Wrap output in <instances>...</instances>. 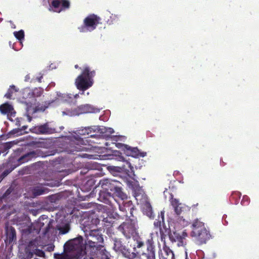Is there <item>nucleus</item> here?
I'll return each mask as SVG.
<instances>
[{
    "mask_svg": "<svg viewBox=\"0 0 259 259\" xmlns=\"http://www.w3.org/2000/svg\"><path fill=\"white\" fill-rule=\"evenodd\" d=\"M85 241L86 254L94 256L99 252L104 254L106 257L108 255L103 245L104 239L102 235L98 230H93L85 234Z\"/></svg>",
    "mask_w": 259,
    "mask_h": 259,
    "instance_id": "obj_1",
    "label": "nucleus"
},
{
    "mask_svg": "<svg viewBox=\"0 0 259 259\" xmlns=\"http://www.w3.org/2000/svg\"><path fill=\"white\" fill-rule=\"evenodd\" d=\"M191 227L192 231L190 235L192 237L195 238L199 243H205L207 240L209 239L210 234L203 222L198 219L195 220Z\"/></svg>",
    "mask_w": 259,
    "mask_h": 259,
    "instance_id": "obj_2",
    "label": "nucleus"
},
{
    "mask_svg": "<svg viewBox=\"0 0 259 259\" xmlns=\"http://www.w3.org/2000/svg\"><path fill=\"white\" fill-rule=\"evenodd\" d=\"M95 74V71H91L89 67H84L82 73L75 80V83L77 89L85 91L91 87L93 84V77Z\"/></svg>",
    "mask_w": 259,
    "mask_h": 259,
    "instance_id": "obj_3",
    "label": "nucleus"
},
{
    "mask_svg": "<svg viewBox=\"0 0 259 259\" xmlns=\"http://www.w3.org/2000/svg\"><path fill=\"white\" fill-rule=\"evenodd\" d=\"M83 239L81 236L78 237L69 241L67 244L68 249L74 252L76 258H79L86 254L85 248L82 246Z\"/></svg>",
    "mask_w": 259,
    "mask_h": 259,
    "instance_id": "obj_4",
    "label": "nucleus"
},
{
    "mask_svg": "<svg viewBox=\"0 0 259 259\" xmlns=\"http://www.w3.org/2000/svg\"><path fill=\"white\" fill-rule=\"evenodd\" d=\"M147 253H143L140 256H137L136 254L132 252L127 255L129 259H155V254L154 245L152 240H148L147 242Z\"/></svg>",
    "mask_w": 259,
    "mask_h": 259,
    "instance_id": "obj_5",
    "label": "nucleus"
},
{
    "mask_svg": "<svg viewBox=\"0 0 259 259\" xmlns=\"http://www.w3.org/2000/svg\"><path fill=\"white\" fill-rule=\"evenodd\" d=\"M99 20L94 15L89 16L84 20V25L79 28L80 31L85 32L94 30L99 23Z\"/></svg>",
    "mask_w": 259,
    "mask_h": 259,
    "instance_id": "obj_6",
    "label": "nucleus"
},
{
    "mask_svg": "<svg viewBox=\"0 0 259 259\" xmlns=\"http://www.w3.org/2000/svg\"><path fill=\"white\" fill-rule=\"evenodd\" d=\"M99 110L93 106L86 104L79 106L77 110L63 111V114L67 115L69 116H74L79 115L80 114L87 113H95L97 112Z\"/></svg>",
    "mask_w": 259,
    "mask_h": 259,
    "instance_id": "obj_7",
    "label": "nucleus"
},
{
    "mask_svg": "<svg viewBox=\"0 0 259 259\" xmlns=\"http://www.w3.org/2000/svg\"><path fill=\"white\" fill-rule=\"evenodd\" d=\"M119 231L122 232L127 238H130L131 236L134 234L136 229V222L135 220L127 221L123 223L119 227Z\"/></svg>",
    "mask_w": 259,
    "mask_h": 259,
    "instance_id": "obj_8",
    "label": "nucleus"
},
{
    "mask_svg": "<svg viewBox=\"0 0 259 259\" xmlns=\"http://www.w3.org/2000/svg\"><path fill=\"white\" fill-rule=\"evenodd\" d=\"M187 233L186 230L181 232H174L169 236L170 239L173 242L177 243L179 247L184 246L186 244Z\"/></svg>",
    "mask_w": 259,
    "mask_h": 259,
    "instance_id": "obj_9",
    "label": "nucleus"
},
{
    "mask_svg": "<svg viewBox=\"0 0 259 259\" xmlns=\"http://www.w3.org/2000/svg\"><path fill=\"white\" fill-rule=\"evenodd\" d=\"M135 198L137 201L142 205L143 211L149 218L152 217V207L150 203L147 201V197L145 195H136Z\"/></svg>",
    "mask_w": 259,
    "mask_h": 259,
    "instance_id": "obj_10",
    "label": "nucleus"
},
{
    "mask_svg": "<svg viewBox=\"0 0 259 259\" xmlns=\"http://www.w3.org/2000/svg\"><path fill=\"white\" fill-rule=\"evenodd\" d=\"M57 99L54 101L53 100L51 103L53 104L56 101L58 103L60 101H62V102H66L69 103L75 104L76 103V100L79 97V95L77 94L72 96L71 94L57 92Z\"/></svg>",
    "mask_w": 259,
    "mask_h": 259,
    "instance_id": "obj_11",
    "label": "nucleus"
},
{
    "mask_svg": "<svg viewBox=\"0 0 259 259\" xmlns=\"http://www.w3.org/2000/svg\"><path fill=\"white\" fill-rule=\"evenodd\" d=\"M71 143L70 144V152L83 150V147L81 145L85 144L84 140L76 134L71 137Z\"/></svg>",
    "mask_w": 259,
    "mask_h": 259,
    "instance_id": "obj_12",
    "label": "nucleus"
},
{
    "mask_svg": "<svg viewBox=\"0 0 259 259\" xmlns=\"http://www.w3.org/2000/svg\"><path fill=\"white\" fill-rule=\"evenodd\" d=\"M69 6L70 3L67 0H54L52 2L50 9H52L54 12L59 13L63 9L68 8Z\"/></svg>",
    "mask_w": 259,
    "mask_h": 259,
    "instance_id": "obj_13",
    "label": "nucleus"
},
{
    "mask_svg": "<svg viewBox=\"0 0 259 259\" xmlns=\"http://www.w3.org/2000/svg\"><path fill=\"white\" fill-rule=\"evenodd\" d=\"M31 131L33 133L37 134H50L55 132L53 128L50 127L48 123L44 125L36 126L32 128Z\"/></svg>",
    "mask_w": 259,
    "mask_h": 259,
    "instance_id": "obj_14",
    "label": "nucleus"
},
{
    "mask_svg": "<svg viewBox=\"0 0 259 259\" xmlns=\"http://www.w3.org/2000/svg\"><path fill=\"white\" fill-rule=\"evenodd\" d=\"M0 111L3 114H7L11 120H13L12 117H15L16 114L13 106L7 103L0 106Z\"/></svg>",
    "mask_w": 259,
    "mask_h": 259,
    "instance_id": "obj_15",
    "label": "nucleus"
},
{
    "mask_svg": "<svg viewBox=\"0 0 259 259\" xmlns=\"http://www.w3.org/2000/svg\"><path fill=\"white\" fill-rule=\"evenodd\" d=\"M118 184L117 181H111L108 179H103L100 182V185L102 188L106 191H113L114 188Z\"/></svg>",
    "mask_w": 259,
    "mask_h": 259,
    "instance_id": "obj_16",
    "label": "nucleus"
},
{
    "mask_svg": "<svg viewBox=\"0 0 259 259\" xmlns=\"http://www.w3.org/2000/svg\"><path fill=\"white\" fill-rule=\"evenodd\" d=\"M159 259H175L173 251L164 245L159 252Z\"/></svg>",
    "mask_w": 259,
    "mask_h": 259,
    "instance_id": "obj_17",
    "label": "nucleus"
},
{
    "mask_svg": "<svg viewBox=\"0 0 259 259\" xmlns=\"http://www.w3.org/2000/svg\"><path fill=\"white\" fill-rule=\"evenodd\" d=\"M170 203L172 206L176 213L177 214H180L184 208V205L180 203L179 200L176 198H171Z\"/></svg>",
    "mask_w": 259,
    "mask_h": 259,
    "instance_id": "obj_18",
    "label": "nucleus"
},
{
    "mask_svg": "<svg viewBox=\"0 0 259 259\" xmlns=\"http://www.w3.org/2000/svg\"><path fill=\"white\" fill-rule=\"evenodd\" d=\"M16 239V232L12 227L6 228V241L9 243L12 242Z\"/></svg>",
    "mask_w": 259,
    "mask_h": 259,
    "instance_id": "obj_19",
    "label": "nucleus"
},
{
    "mask_svg": "<svg viewBox=\"0 0 259 259\" xmlns=\"http://www.w3.org/2000/svg\"><path fill=\"white\" fill-rule=\"evenodd\" d=\"M128 151V153L127 155L131 156L134 157H137L139 156L144 157L146 155V153H142L139 151V150L137 148H131V147H127L126 148Z\"/></svg>",
    "mask_w": 259,
    "mask_h": 259,
    "instance_id": "obj_20",
    "label": "nucleus"
},
{
    "mask_svg": "<svg viewBox=\"0 0 259 259\" xmlns=\"http://www.w3.org/2000/svg\"><path fill=\"white\" fill-rule=\"evenodd\" d=\"M112 192L116 196L121 198L122 200H124L127 198L126 195L122 191L121 188L118 187L117 185L114 188Z\"/></svg>",
    "mask_w": 259,
    "mask_h": 259,
    "instance_id": "obj_21",
    "label": "nucleus"
},
{
    "mask_svg": "<svg viewBox=\"0 0 259 259\" xmlns=\"http://www.w3.org/2000/svg\"><path fill=\"white\" fill-rule=\"evenodd\" d=\"M14 35L17 39L20 41V44L22 46V40H23L24 37V32L23 30H21L19 31H15Z\"/></svg>",
    "mask_w": 259,
    "mask_h": 259,
    "instance_id": "obj_22",
    "label": "nucleus"
},
{
    "mask_svg": "<svg viewBox=\"0 0 259 259\" xmlns=\"http://www.w3.org/2000/svg\"><path fill=\"white\" fill-rule=\"evenodd\" d=\"M46 193V189L42 186L35 187L33 190V194L35 196L42 195Z\"/></svg>",
    "mask_w": 259,
    "mask_h": 259,
    "instance_id": "obj_23",
    "label": "nucleus"
},
{
    "mask_svg": "<svg viewBox=\"0 0 259 259\" xmlns=\"http://www.w3.org/2000/svg\"><path fill=\"white\" fill-rule=\"evenodd\" d=\"M33 91L29 88L25 89L23 91V95L24 98H33Z\"/></svg>",
    "mask_w": 259,
    "mask_h": 259,
    "instance_id": "obj_24",
    "label": "nucleus"
},
{
    "mask_svg": "<svg viewBox=\"0 0 259 259\" xmlns=\"http://www.w3.org/2000/svg\"><path fill=\"white\" fill-rule=\"evenodd\" d=\"M114 249L116 251H123V246L120 241L116 240L114 241Z\"/></svg>",
    "mask_w": 259,
    "mask_h": 259,
    "instance_id": "obj_25",
    "label": "nucleus"
},
{
    "mask_svg": "<svg viewBox=\"0 0 259 259\" xmlns=\"http://www.w3.org/2000/svg\"><path fill=\"white\" fill-rule=\"evenodd\" d=\"M96 131V129H93L91 127H85L84 129L78 131V134L80 135H89L91 133L92 130Z\"/></svg>",
    "mask_w": 259,
    "mask_h": 259,
    "instance_id": "obj_26",
    "label": "nucleus"
},
{
    "mask_svg": "<svg viewBox=\"0 0 259 259\" xmlns=\"http://www.w3.org/2000/svg\"><path fill=\"white\" fill-rule=\"evenodd\" d=\"M33 91V97H38L41 96V95L43 93L44 90L42 88H35Z\"/></svg>",
    "mask_w": 259,
    "mask_h": 259,
    "instance_id": "obj_27",
    "label": "nucleus"
},
{
    "mask_svg": "<svg viewBox=\"0 0 259 259\" xmlns=\"http://www.w3.org/2000/svg\"><path fill=\"white\" fill-rule=\"evenodd\" d=\"M16 90L15 89V87L14 85L11 86L10 88L9 89L8 92L5 94V97L8 99H11L12 97V94L16 92Z\"/></svg>",
    "mask_w": 259,
    "mask_h": 259,
    "instance_id": "obj_28",
    "label": "nucleus"
},
{
    "mask_svg": "<svg viewBox=\"0 0 259 259\" xmlns=\"http://www.w3.org/2000/svg\"><path fill=\"white\" fill-rule=\"evenodd\" d=\"M32 154H33L32 153H28V154L23 156L19 159L20 162L24 163V162L28 161L29 160L30 156Z\"/></svg>",
    "mask_w": 259,
    "mask_h": 259,
    "instance_id": "obj_29",
    "label": "nucleus"
},
{
    "mask_svg": "<svg viewBox=\"0 0 259 259\" xmlns=\"http://www.w3.org/2000/svg\"><path fill=\"white\" fill-rule=\"evenodd\" d=\"M56 99H57V95H56V97H55L54 99H52L51 101H49L48 103V105L45 107V108H48L49 107H54L56 105H59L62 101H60L58 103L57 102H55L53 104L51 103L53 100H55ZM46 104H47V103H46Z\"/></svg>",
    "mask_w": 259,
    "mask_h": 259,
    "instance_id": "obj_30",
    "label": "nucleus"
},
{
    "mask_svg": "<svg viewBox=\"0 0 259 259\" xmlns=\"http://www.w3.org/2000/svg\"><path fill=\"white\" fill-rule=\"evenodd\" d=\"M178 222L183 227L188 226L189 224V222L182 218H180Z\"/></svg>",
    "mask_w": 259,
    "mask_h": 259,
    "instance_id": "obj_31",
    "label": "nucleus"
},
{
    "mask_svg": "<svg viewBox=\"0 0 259 259\" xmlns=\"http://www.w3.org/2000/svg\"><path fill=\"white\" fill-rule=\"evenodd\" d=\"M249 199L247 196H244L241 201V204L243 205H247L249 204Z\"/></svg>",
    "mask_w": 259,
    "mask_h": 259,
    "instance_id": "obj_32",
    "label": "nucleus"
},
{
    "mask_svg": "<svg viewBox=\"0 0 259 259\" xmlns=\"http://www.w3.org/2000/svg\"><path fill=\"white\" fill-rule=\"evenodd\" d=\"M160 215H161V220H159L157 222H155L154 223L155 226H159L160 224L161 221L163 222V221H164V212L163 211H161Z\"/></svg>",
    "mask_w": 259,
    "mask_h": 259,
    "instance_id": "obj_33",
    "label": "nucleus"
},
{
    "mask_svg": "<svg viewBox=\"0 0 259 259\" xmlns=\"http://www.w3.org/2000/svg\"><path fill=\"white\" fill-rule=\"evenodd\" d=\"M126 167L130 168L131 172H133V175H135L134 174V167L132 166L130 162L126 161L125 164L124 165V168H125Z\"/></svg>",
    "mask_w": 259,
    "mask_h": 259,
    "instance_id": "obj_34",
    "label": "nucleus"
},
{
    "mask_svg": "<svg viewBox=\"0 0 259 259\" xmlns=\"http://www.w3.org/2000/svg\"><path fill=\"white\" fill-rule=\"evenodd\" d=\"M116 146L118 148H122L123 147H125L126 148H127V145H124V144H121V143H119L116 144Z\"/></svg>",
    "mask_w": 259,
    "mask_h": 259,
    "instance_id": "obj_35",
    "label": "nucleus"
},
{
    "mask_svg": "<svg viewBox=\"0 0 259 259\" xmlns=\"http://www.w3.org/2000/svg\"><path fill=\"white\" fill-rule=\"evenodd\" d=\"M105 129L106 132L109 133L110 134H112L114 132V130L112 128H105Z\"/></svg>",
    "mask_w": 259,
    "mask_h": 259,
    "instance_id": "obj_36",
    "label": "nucleus"
},
{
    "mask_svg": "<svg viewBox=\"0 0 259 259\" xmlns=\"http://www.w3.org/2000/svg\"><path fill=\"white\" fill-rule=\"evenodd\" d=\"M44 253L42 251L38 250V255L40 256H42L44 255Z\"/></svg>",
    "mask_w": 259,
    "mask_h": 259,
    "instance_id": "obj_37",
    "label": "nucleus"
},
{
    "mask_svg": "<svg viewBox=\"0 0 259 259\" xmlns=\"http://www.w3.org/2000/svg\"><path fill=\"white\" fill-rule=\"evenodd\" d=\"M60 232H61L62 234H65L68 232V229H66L65 231H62L61 229H60Z\"/></svg>",
    "mask_w": 259,
    "mask_h": 259,
    "instance_id": "obj_38",
    "label": "nucleus"
},
{
    "mask_svg": "<svg viewBox=\"0 0 259 259\" xmlns=\"http://www.w3.org/2000/svg\"><path fill=\"white\" fill-rule=\"evenodd\" d=\"M30 79V76L29 75H26V76L25 77V80L26 81H27L29 80V79Z\"/></svg>",
    "mask_w": 259,
    "mask_h": 259,
    "instance_id": "obj_39",
    "label": "nucleus"
},
{
    "mask_svg": "<svg viewBox=\"0 0 259 259\" xmlns=\"http://www.w3.org/2000/svg\"><path fill=\"white\" fill-rule=\"evenodd\" d=\"M143 243L142 242H140L139 243L138 245V247H141L142 246H143Z\"/></svg>",
    "mask_w": 259,
    "mask_h": 259,
    "instance_id": "obj_40",
    "label": "nucleus"
},
{
    "mask_svg": "<svg viewBox=\"0 0 259 259\" xmlns=\"http://www.w3.org/2000/svg\"><path fill=\"white\" fill-rule=\"evenodd\" d=\"M11 143H7L6 145L7 147H10L11 146Z\"/></svg>",
    "mask_w": 259,
    "mask_h": 259,
    "instance_id": "obj_41",
    "label": "nucleus"
},
{
    "mask_svg": "<svg viewBox=\"0 0 259 259\" xmlns=\"http://www.w3.org/2000/svg\"><path fill=\"white\" fill-rule=\"evenodd\" d=\"M42 78V76L41 75L40 77L37 78V80L39 82H41V79Z\"/></svg>",
    "mask_w": 259,
    "mask_h": 259,
    "instance_id": "obj_42",
    "label": "nucleus"
},
{
    "mask_svg": "<svg viewBox=\"0 0 259 259\" xmlns=\"http://www.w3.org/2000/svg\"><path fill=\"white\" fill-rule=\"evenodd\" d=\"M8 173H9V172H8V171H7V172H6V171H5V172H4V173H3V175H4V176H7V175H8Z\"/></svg>",
    "mask_w": 259,
    "mask_h": 259,
    "instance_id": "obj_43",
    "label": "nucleus"
},
{
    "mask_svg": "<svg viewBox=\"0 0 259 259\" xmlns=\"http://www.w3.org/2000/svg\"><path fill=\"white\" fill-rule=\"evenodd\" d=\"M8 173H9V172H8V171H7V172H6V171H5V172H4V173H3V175H4V176H7V175H8Z\"/></svg>",
    "mask_w": 259,
    "mask_h": 259,
    "instance_id": "obj_44",
    "label": "nucleus"
},
{
    "mask_svg": "<svg viewBox=\"0 0 259 259\" xmlns=\"http://www.w3.org/2000/svg\"><path fill=\"white\" fill-rule=\"evenodd\" d=\"M27 117H28V121H29V122H30V121H31V118L29 116H28Z\"/></svg>",
    "mask_w": 259,
    "mask_h": 259,
    "instance_id": "obj_45",
    "label": "nucleus"
},
{
    "mask_svg": "<svg viewBox=\"0 0 259 259\" xmlns=\"http://www.w3.org/2000/svg\"><path fill=\"white\" fill-rule=\"evenodd\" d=\"M119 208L122 211H124V208L123 207H121L120 205H119Z\"/></svg>",
    "mask_w": 259,
    "mask_h": 259,
    "instance_id": "obj_46",
    "label": "nucleus"
},
{
    "mask_svg": "<svg viewBox=\"0 0 259 259\" xmlns=\"http://www.w3.org/2000/svg\"><path fill=\"white\" fill-rule=\"evenodd\" d=\"M186 259H188L187 257V252L186 251Z\"/></svg>",
    "mask_w": 259,
    "mask_h": 259,
    "instance_id": "obj_47",
    "label": "nucleus"
},
{
    "mask_svg": "<svg viewBox=\"0 0 259 259\" xmlns=\"http://www.w3.org/2000/svg\"><path fill=\"white\" fill-rule=\"evenodd\" d=\"M82 91V93H81V95H83V94H84V91Z\"/></svg>",
    "mask_w": 259,
    "mask_h": 259,
    "instance_id": "obj_48",
    "label": "nucleus"
},
{
    "mask_svg": "<svg viewBox=\"0 0 259 259\" xmlns=\"http://www.w3.org/2000/svg\"><path fill=\"white\" fill-rule=\"evenodd\" d=\"M12 27L13 28H15V25H13L12 26Z\"/></svg>",
    "mask_w": 259,
    "mask_h": 259,
    "instance_id": "obj_49",
    "label": "nucleus"
},
{
    "mask_svg": "<svg viewBox=\"0 0 259 259\" xmlns=\"http://www.w3.org/2000/svg\"><path fill=\"white\" fill-rule=\"evenodd\" d=\"M89 94H90L89 92H87V95H89Z\"/></svg>",
    "mask_w": 259,
    "mask_h": 259,
    "instance_id": "obj_50",
    "label": "nucleus"
},
{
    "mask_svg": "<svg viewBox=\"0 0 259 259\" xmlns=\"http://www.w3.org/2000/svg\"><path fill=\"white\" fill-rule=\"evenodd\" d=\"M75 67L77 68L78 67V66L77 65H75Z\"/></svg>",
    "mask_w": 259,
    "mask_h": 259,
    "instance_id": "obj_51",
    "label": "nucleus"
},
{
    "mask_svg": "<svg viewBox=\"0 0 259 259\" xmlns=\"http://www.w3.org/2000/svg\"><path fill=\"white\" fill-rule=\"evenodd\" d=\"M90 259H94L93 257H91Z\"/></svg>",
    "mask_w": 259,
    "mask_h": 259,
    "instance_id": "obj_52",
    "label": "nucleus"
},
{
    "mask_svg": "<svg viewBox=\"0 0 259 259\" xmlns=\"http://www.w3.org/2000/svg\"><path fill=\"white\" fill-rule=\"evenodd\" d=\"M107 259H109V258H107Z\"/></svg>",
    "mask_w": 259,
    "mask_h": 259,
    "instance_id": "obj_53",
    "label": "nucleus"
}]
</instances>
